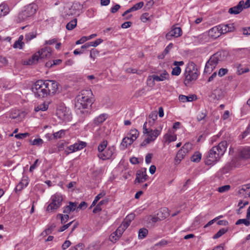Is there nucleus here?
I'll list each match as a JSON object with an SVG mask.
<instances>
[{
  "mask_svg": "<svg viewBox=\"0 0 250 250\" xmlns=\"http://www.w3.org/2000/svg\"><path fill=\"white\" fill-rule=\"evenodd\" d=\"M147 178L146 168H142L137 172L135 182L136 183H143L146 180Z\"/></svg>",
  "mask_w": 250,
  "mask_h": 250,
  "instance_id": "13",
  "label": "nucleus"
},
{
  "mask_svg": "<svg viewBox=\"0 0 250 250\" xmlns=\"http://www.w3.org/2000/svg\"><path fill=\"white\" fill-rule=\"evenodd\" d=\"M39 159H36L34 163L30 166L29 171L30 172L33 171L38 166Z\"/></svg>",
  "mask_w": 250,
  "mask_h": 250,
  "instance_id": "60",
  "label": "nucleus"
},
{
  "mask_svg": "<svg viewBox=\"0 0 250 250\" xmlns=\"http://www.w3.org/2000/svg\"><path fill=\"white\" fill-rule=\"evenodd\" d=\"M134 141H133L128 136H126L123 138L122 142L120 145V147L125 149L128 146L131 145Z\"/></svg>",
  "mask_w": 250,
  "mask_h": 250,
  "instance_id": "24",
  "label": "nucleus"
},
{
  "mask_svg": "<svg viewBox=\"0 0 250 250\" xmlns=\"http://www.w3.org/2000/svg\"><path fill=\"white\" fill-rule=\"evenodd\" d=\"M43 140L41 138H38V139H34L32 142L31 144L32 145L35 146H42L43 144Z\"/></svg>",
  "mask_w": 250,
  "mask_h": 250,
  "instance_id": "48",
  "label": "nucleus"
},
{
  "mask_svg": "<svg viewBox=\"0 0 250 250\" xmlns=\"http://www.w3.org/2000/svg\"><path fill=\"white\" fill-rule=\"evenodd\" d=\"M103 42V40L102 39H98L96 40H95L94 42H88V44H89V47L90 46L96 47L99 44Z\"/></svg>",
  "mask_w": 250,
  "mask_h": 250,
  "instance_id": "47",
  "label": "nucleus"
},
{
  "mask_svg": "<svg viewBox=\"0 0 250 250\" xmlns=\"http://www.w3.org/2000/svg\"><path fill=\"white\" fill-rule=\"evenodd\" d=\"M92 96L93 93L90 89L82 90L77 97V101L75 103V106L77 110H79L82 113H84L85 112L87 113L85 110L92 104Z\"/></svg>",
  "mask_w": 250,
  "mask_h": 250,
  "instance_id": "3",
  "label": "nucleus"
},
{
  "mask_svg": "<svg viewBox=\"0 0 250 250\" xmlns=\"http://www.w3.org/2000/svg\"><path fill=\"white\" fill-rule=\"evenodd\" d=\"M107 118V115L104 113L96 117L93 121L94 124L96 125H99L103 123Z\"/></svg>",
  "mask_w": 250,
  "mask_h": 250,
  "instance_id": "27",
  "label": "nucleus"
},
{
  "mask_svg": "<svg viewBox=\"0 0 250 250\" xmlns=\"http://www.w3.org/2000/svg\"><path fill=\"white\" fill-rule=\"evenodd\" d=\"M48 104L46 103H43L40 105L35 108V111L38 112L39 111H45L48 109Z\"/></svg>",
  "mask_w": 250,
  "mask_h": 250,
  "instance_id": "33",
  "label": "nucleus"
},
{
  "mask_svg": "<svg viewBox=\"0 0 250 250\" xmlns=\"http://www.w3.org/2000/svg\"><path fill=\"white\" fill-rule=\"evenodd\" d=\"M36 36L37 33L36 32H31L26 34L25 36V38L27 41H30L36 38Z\"/></svg>",
  "mask_w": 250,
  "mask_h": 250,
  "instance_id": "39",
  "label": "nucleus"
},
{
  "mask_svg": "<svg viewBox=\"0 0 250 250\" xmlns=\"http://www.w3.org/2000/svg\"><path fill=\"white\" fill-rule=\"evenodd\" d=\"M23 40V36L22 35H21L17 41H16L14 43L13 47L14 48H18L19 49H21L23 48L24 43L22 42Z\"/></svg>",
  "mask_w": 250,
  "mask_h": 250,
  "instance_id": "26",
  "label": "nucleus"
},
{
  "mask_svg": "<svg viewBox=\"0 0 250 250\" xmlns=\"http://www.w3.org/2000/svg\"><path fill=\"white\" fill-rule=\"evenodd\" d=\"M187 153L184 151L183 149H180L177 152L175 159V163L176 164H179L182 159H184Z\"/></svg>",
  "mask_w": 250,
  "mask_h": 250,
  "instance_id": "23",
  "label": "nucleus"
},
{
  "mask_svg": "<svg viewBox=\"0 0 250 250\" xmlns=\"http://www.w3.org/2000/svg\"><path fill=\"white\" fill-rule=\"evenodd\" d=\"M202 154L199 152H195L191 157V161L193 162H199L201 159Z\"/></svg>",
  "mask_w": 250,
  "mask_h": 250,
  "instance_id": "36",
  "label": "nucleus"
},
{
  "mask_svg": "<svg viewBox=\"0 0 250 250\" xmlns=\"http://www.w3.org/2000/svg\"><path fill=\"white\" fill-rule=\"evenodd\" d=\"M77 20L76 19H73L69 22L66 25V28L68 30H72L77 25Z\"/></svg>",
  "mask_w": 250,
  "mask_h": 250,
  "instance_id": "31",
  "label": "nucleus"
},
{
  "mask_svg": "<svg viewBox=\"0 0 250 250\" xmlns=\"http://www.w3.org/2000/svg\"><path fill=\"white\" fill-rule=\"evenodd\" d=\"M65 130L62 129L53 133L54 138L56 139L62 138L65 134Z\"/></svg>",
  "mask_w": 250,
  "mask_h": 250,
  "instance_id": "35",
  "label": "nucleus"
},
{
  "mask_svg": "<svg viewBox=\"0 0 250 250\" xmlns=\"http://www.w3.org/2000/svg\"><path fill=\"white\" fill-rule=\"evenodd\" d=\"M169 75L165 70L160 71L158 75H154V79L156 82H161L169 80Z\"/></svg>",
  "mask_w": 250,
  "mask_h": 250,
  "instance_id": "15",
  "label": "nucleus"
},
{
  "mask_svg": "<svg viewBox=\"0 0 250 250\" xmlns=\"http://www.w3.org/2000/svg\"><path fill=\"white\" fill-rule=\"evenodd\" d=\"M219 28L220 26L217 25L209 30L208 32V37L212 39H216L220 37L222 35V33Z\"/></svg>",
  "mask_w": 250,
  "mask_h": 250,
  "instance_id": "16",
  "label": "nucleus"
},
{
  "mask_svg": "<svg viewBox=\"0 0 250 250\" xmlns=\"http://www.w3.org/2000/svg\"><path fill=\"white\" fill-rule=\"evenodd\" d=\"M207 116L206 112H199L197 116V119L198 121H201L204 119Z\"/></svg>",
  "mask_w": 250,
  "mask_h": 250,
  "instance_id": "50",
  "label": "nucleus"
},
{
  "mask_svg": "<svg viewBox=\"0 0 250 250\" xmlns=\"http://www.w3.org/2000/svg\"><path fill=\"white\" fill-rule=\"evenodd\" d=\"M99 54V52L94 49L90 51V57L93 59H95V56Z\"/></svg>",
  "mask_w": 250,
  "mask_h": 250,
  "instance_id": "59",
  "label": "nucleus"
},
{
  "mask_svg": "<svg viewBox=\"0 0 250 250\" xmlns=\"http://www.w3.org/2000/svg\"><path fill=\"white\" fill-rule=\"evenodd\" d=\"M51 55V49L49 47H44L41 48L35 53L31 58L28 60L27 64L31 65L36 63L40 60L49 58Z\"/></svg>",
  "mask_w": 250,
  "mask_h": 250,
  "instance_id": "6",
  "label": "nucleus"
},
{
  "mask_svg": "<svg viewBox=\"0 0 250 250\" xmlns=\"http://www.w3.org/2000/svg\"><path fill=\"white\" fill-rule=\"evenodd\" d=\"M192 145L190 143H187L182 146L181 149H183L184 151L187 153L192 149Z\"/></svg>",
  "mask_w": 250,
  "mask_h": 250,
  "instance_id": "42",
  "label": "nucleus"
},
{
  "mask_svg": "<svg viewBox=\"0 0 250 250\" xmlns=\"http://www.w3.org/2000/svg\"><path fill=\"white\" fill-rule=\"evenodd\" d=\"M149 117L152 119V121H149L147 123V124H148V126H151L154 123V121L157 119V115L155 113H151L149 114Z\"/></svg>",
  "mask_w": 250,
  "mask_h": 250,
  "instance_id": "45",
  "label": "nucleus"
},
{
  "mask_svg": "<svg viewBox=\"0 0 250 250\" xmlns=\"http://www.w3.org/2000/svg\"><path fill=\"white\" fill-rule=\"evenodd\" d=\"M107 142L105 140L102 142L98 146V151L99 153H102L106 149L107 146Z\"/></svg>",
  "mask_w": 250,
  "mask_h": 250,
  "instance_id": "32",
  "label": "nucleus"
},
{
  "mask_svg": "<svg viewBox=\"0 0 250 250\" xmlns=\"http://www.w3.org/2000/svg\"><path fill=\"white\" fill-rule=\"evenodd\" d=\"M243 5L244 1L241 0L236 6L229 8V13L230 14H238L243 10Z\"/></svg>",
  "mask_w": 250,
  "mask_h": 250,
  "instance_id": "18",
  "label": "nucleus"
},
{
  "mask_svg": "<svg viewBox=\"0 0 250 250\" xmlns=\"http://www.w3.org/2000/svg\"><path fill=\"white\" fill-rule=\"evenodd\" d=\"M208 34L204 33L199 35L196 38L200 42H206L208 39Z\"/></svg>",
  "mask_w": 250,
  "mask_h": 250,
  "instance_id": "37",
  "label": "nucleus"
},
{
  "mask_svg": "<svg viewBox=\"0 0 250 250\" xmlns=\"http://www.w3.org/2000/svg\"><path fill=\"white\" fill-rule=\"evenodd\" d=\"M156 80L154 79V75L149 76L147 79V84L149 86L152 87L155 85V82Z\"/></svg>",
  "mask_w": 250,
  "mask_h": 250,
  "instance_id": "40",
  "label": "nucleus"
},
{
  "mask_svg": "<svg viewBox=\"0 0 250 250\" xmlns=\"http://www.w3.org/2000/svg\"><path fill=\"white\" fill-rule=\"evenodd\" d=\"M75 151L83 149L86 146V143L84 142L79 141L73 145Z\"/></svg>",
  "mask_w": 250,
  "mask_h": 250,
  "instance_id": "30",
  "label": "nucleus"
},
{
  "mask_svg": "<svg viewBox=\"0 0 250 250\" xmlns=\"http://www.w3.org/2000/svg\"><path fill=\"white\" fill-rule=\"evenodd\" d=\"M37 5L34 3H31L25 6L24 9L20 12L15 18V20L18 22L23 21L28 18L33 16L36 12Z\"/></svg>",
  "mask_w": 250,
  "mask_h": 250,
  "instance_id": "5",
  "label": "nucleus"
},
{
  "mask_svg": "<svg viewBox=\"0 0 250 250\" xmlns=\"http://www.w3.org/2000/svg\"><path fill=\"white\" fill-rule=\"evenodd\" d=\"M130 224V220H128L126 218L124 220V221L122 222L121 225L125 229L129 226Z\"/></svg>",
  "mask_w": 250,
  "mask_h": 250,
  "instance_id": "56",
  "label": "nucleus"
},
{
  "mask_svg": "<svg viewBox=\"0 0 250 250\" xmlns=\"http://www.w3.org/2000/svg\"><path fill=\"white\" fill-rule=\"evenodd\" d=\"M242 155L245 158L250 157V147L246 148L242 151Z\"/></svg>",
  "mask_w": 250,
  "mask_h": 250,
  "instance_id": "44",
  "label": "nucleus"
},
{
  "mask_svg": "<svg viewBox=\"0 0 250 250\" xmlns=\"http://www.w3.org/2000/svg\"><path fill=\"white\" fill-rule=\"evenodd\" d=\"M228 231L227 229L225 228H223L220 229L213 236V238L214 239H217L221 236H222L223 234L226 233Z\"/></svg>",
  "mask_w": 250,
  "mask_h": 250,
  "instance_id": "38",
  "label": "nucleus"
},
{
  "mask_svg": "<svg viewBox=\"0 0 250 250\" xmlns=\"http://www.w3.org/2000/svg\"><path fill=\"white\" fill-rule=\"evenodd\" d=\"M238 194L241 197H250V184L242 186L238 191Z\"/></svg>",
  "mask_w": 250,
  "mask_h": 250,
  "instance_id": "14",
  "label": "nucleus"
},
{
  "mask_svg": "<svg viewBox=\"0 0 250 250\" xmlns=\"http://www.w3.org/2000/svg\"><path fill=\"white\" fill-rule=\"evenodd\" d=\"M249 204L248 201H245L244 202H243L242 200H240L238 206L239 207V209H241L242 208H243L244 207Z\"/></svg>",
  "mask_w": 250,
  "mask_h": 250,
  "instance_id": "63",
  "label": "nucleus"
},
{
  "mask_svg": "<svg viewBox=\"0 0 250 250\" xmlns=\"http://www.w3.org/2000/svg\"><path fill=\"white\" fill-rule=\"evenodd\" d=\"M87 41V40L86 36H83L80 40H78L76 42V44H82V43H84V42H85Z\"/></svg>",
  "mask_w": 250,
  "mask_h": 250,
  "instance_id": "64",
  "label": "nucleus"
},
{
  "mask_svg": "<svg viewBox=\"0 0 250 250\" xmlns=\"http://www.w3.org/2000/svg\"><path fill=\"white\" fill-rule=\"evenodd\" d=\"M228 72V69L227 68H221L219 69L218 75L221 77L227 74Z\"/></svg>",
  "mask_w": 250,
  "mask_h": 250,
  "instance_id": "52",
  "label": "nucleus"
},
{
  "mask_svg": "<svg viewBox=\"0 0 250 250\" xmlns=\"http://www.w3.org/2000/svg\"><path fill=\"white\" fill-rule=\"evenodd\" d=\"M144 5V3L143 2H140L135 4L133 6L128 9L126 11H125L122 15L123 16H125L127 15L129 13L136 11L139 9H141Z\"/></svg>",
  "mask_w": 250,
  "mask_h": 250,
  "instance_id": "22",
  "label": "nucleus"
},
{
  "mask_svg": "<svg viewBox=\"0 0 250 250\" xmlns=\"http://www.w3.org/2000/svg\"><path fill=\"white\" fill-rule=\"evenodd\" d=\"M121 236H119L117 233H116L115 231L112 233L111 235L109 236V240L114 243L116 242L120 238Z\"/></svg>",
  "mask_w": 250,
  "mask_h": 250,
  "instance_id": "43",
  "label": "nucleus"
},
{
  "mask_svg": "<svg viewBox=\"0 0 250 250\" xmlns=\"http://www.w3.org/2000/svg\"><path fill=\"white\" fill-rule=\"evenodd\" d=\"M75 152V150L74 148L73 145L68 146L65 150V153L66 155H68L69 153Z\"/></svg>",
  "mask_w": 250,
  "mask_h": 250,
  "instance_id": "51",
  "label": "nucleus"
},
{
  "mask_svg": "<svg viewBox=\"0 0 250 250\" xmlns=\"http://www.w3.org/2000/svg\"><path fill=\"white\" fill-rule=\"evenodd\" d=\"M220 29L222 34H226L228 32H232L234 29V26L233 23L227 24H221L219 25Z\"/></svg>",
  "mask_w": 250,
  "mask_h": 250,
  "instance_id": "20",
  "label": "nucleus"
},
{
  "mask_svg": "<svg viewBox=\"0 0 250 250\" xmlns=\"http://www.w3.org/2000/svg\"><path fill=\"white\" fill-rule=\"evenodd\" d=\"M218 60L215 56H212L206 63L204 72L210 73L215 68L218 63Z\"/></svg>",
  "mask_w": 250,
  "mask_h": 250,
  "instance_id": "10",
  "label": "nucleus"
},
{
  "mask_svg": "<svg viewBox=\"0 0 250 250\" xmlns=\"http://www.w3.org/2000/svg\"><path fill=\"white\" fill-rule=\"evenodd\" d=\"M228 146L227 141L220 142L217 146L212 147L208 151L205 163L207 165H214L218 162L226 151Z\"/></svg>",
  "mask_w": 250,
  "mask_h": 250,
  "instance_id": "2",
  "label": "nucleus"
},
{
  "mask_svg": "<svg viewBox=\"0 0 250 250\" xmlns=\"http://www.w3.org/2000/svg\"><path fill=\"white\" fill-rule=\"evenodd\" d=\"M58 89V83L53 80L37 81L32 86L35 97L42 99L54 95Z\"/></svg>",
  "mask_w": 250,
  "mask_h": 250,
  "instance_id": "1",
  "label": "nucleus"
},
{
  "mask_svg": "<svg viewBox=\"0 0 250 250\" xmlns=\"http://www.w3.org/2000/svg\"><path fill=\"white\" fill-rule=\"evenodd\" d=\"M76 203L70 202L69 205L64 208L63 212L65 214H68L71 211H74L76 209Z\"/></svg>",
  "mask_w": 250,
  "mask_h": 250,
  "instance_id": "21",
  "label": "nucleus"
},
{
  "mask_svg": "<svg viewBox=\"0 0 250 250\" xmlns=\"http://www.w3.org/2000/svg\"><path fill=\"white\" fill-rule=\"evenodd\" d=\"M56 115L59 119L64 122H68L71 118L69 109L63 106H60L57 108Z\"/></svg>",
  "mask_w": 250,
  "mask_h": 250,
  "instance_id": "9",
  "label": "nucleus"
},
{
  "mask_svg": "<svg viewBox=\"0 0 250 250\" xmlns=\"http://www.w3.org/2000/svg\"><path fill=\"white\" fill-rule=\"evenodd\" d=\"M139 132L136 129H131L127 134V136L130 138L133 141L137 139L139 136Z\"/></svg>",
  "mask_w": 250,
  "mask_h": 250,
  "instance_id": "28",
  "label": "nucleus"
},
{
  "mask_svg": "<svg viewBox=\"0 0 250 250\" xmlns=\"http://www.w3.org/2000/svg\"><path fill=\"white\" fill-rule=\"evenodd\" d=\"M125 230V229L124 228H123V227L121 225H120L116 229L115 232L119 236H121Z\"/></svg>",
  "mask_w": 250,
  "mask_h": 250,
  "instance_id": "57",
  "label": "nucleus"
},
{
  "mask_svg": "<svg viewBox=\"0 0 250 250\" xmlns=\"http://www.w3.org/2000/svg\"><path fill=\"white\" fill-rule=\"evenodd\" d=\"M173 44L172 43H169L165 48V50L163 52V55H166L170 51V50L173 47Z\"/></svg>",
  "mask_w": 250,
  "mask_h": 250,
  "instance_id": "61",
  "label": "nucleus"
},
{
  "mask_svg": "<svg viewBox=\"0 0 250 250\" xmlns=\"http://www.w3.org/2000/svg\"><path fill=\"white\" fill-rule=\"evenodd\" d=\"M29 180L28 178L26 176H23L21 181L18 184V185L15 188L16 192L19 191H21L22 189L27 187L28 185Z\"/></svg>",
  "mask_w": 250,
  "mask_h": 250,
  "instance_id": "19",
  "label": "nucleus"
},
{
  "mask_svg": "<svg viewBox=\"0 0 250 250\" xmlns=\"http://www.w3.org/2000/svg\"><path fill=\"white\" fill-rule=\"evenodd\" d=\"M181 68L179 66H175V67L172 69L171 74L172 75L178 76L181 73Z\"/></svg>",
  "mask_w": 250,
  "mask_h": 250,
  "instance_id": "46",
  "label": "nucleus"
},
{
  "mask_svg": "<svg viewBox=\"0 0 250 250\" xmlns=\"http://www.w3.org/2000/svg\"><path fill=\"white\" fill-rule=\"evenodd\" d=\"M185 84H188L192 81L197 79L198 74L196 65L193 62H189L185 69Z\"/></svg>",
  "mask_w": 250,
  "mask_h": 250,
  "instance_id": "7",
  "label": "nucleus"
},
{
  "mask_svg": "<svg viewBox=\"0 0 250 250\" xmlns=\"http://www.w3.org/2000/svg\"><path fill=\"white\" fill-rule=\"evenodd\" d=\"M152 157V154L148 153L146 154L145 158V161L147 164H149L151 163Z\"/></svg>",
  "mask_w": 250,
  "mask_h": 250,
  "instance_id": "58",
  "label": "nucleus"
},
{
  "mask_svg": "<svg viewBox=\"0 0 250 250\" xmlns=\"http://www.w3.org/2000/svg\"><path fill=\"white\" fill-rule=\"evenodd\" d=\"M230 188V186L229 185H225L222 187H219L218 188V191L219 192L222 193L227 191H229Z\"/></svg>",
  "mask_w": 250,
  "mask_h": 250,
  "instance_id": "49",
  "label": "nucleus"
},
{
  "mask_svg": "<svg viewBox=\"0 0 250 250\" xmlns=\"http://www.w3.org/2000/svg\"><path fill=\"white\" fill-rule=\"evenodd\" d=\"M63 199L62 195L60 193H56L52 195L50 203L46 208V211L48 212L56 211L62 206Z\"/></svg>",
  "mask_w": 250,
  "mask_h": 250,
  "instance_id": "8",
  "label": "nucleus"
},
{
  "mask_svg": "<svg viewBox=\"0 0 250 250\" xmlns=\"http://www.w3.org/2000/svg\"><path fill=\"white\" fill-rule=\"evenodd\" d=\"M244 224L246 226L250 225V220H248L247 218L246 219H240L237 220L235 223L236 225Z\"/></svg>",
  "mask_w": 250,
  "mask_h": 250,
  "instance_id": "41",
  "label": "nucleus"
},
{
  "mask_svg": "<svg viewBox=\"0 0 250 250\" xmlns=\"http://www.w3.org/2000/svg\"><path fill=\"white\" fill-rule=\"evenodd\" d=\"M9 12V8L8 5L3 3L0 5V18L5 16Z\"/></svg>",
  "mask_w": 250,
  "mask_h": 250,
  "instance_id": "25",
  "label": "nucleus"
},
{
  "mask_svg": "<svg viewBox=\"0 0 250 250\" xmlns=\"http://www.w3.org/2000/svg\"><path fill=\"white\" fill-rule=\"evenodd\" d=\"M149 20V17L148 13H145L142 15V16L141 17V20L143 22H146Z\"/></svg>",
  "mask_w": 250,
  "mask_h": 250,
  "instance_id": "54",
  "label": "nucleus"
},
{
  "mask_svg": "<svg viewBox=\"0 0 250 250\" xmlns=\"http://www.w3.org/2000/svg\"><path fill=\"white\" fill-rule=\"evenodd\" d=\"M115 152V148L113 146L108 147L102 153H99L98 157L99 159L105 160L110 159Z\"/></svg>",
  "mask_w": 250,
  "mask_h": 250,
  "instance_id": "12",
  "label": "nucleus"
},
{
  "mask_svg": "<svg viewBox=\"0 0 250 250\" xmlns=\"http://www.w3.org/2000/svg\"><path fill=\"white\" fill-rule=\"evenodd\" d=\"M176 135L171 131H168L164 135L163 137V142L164 144H168L172 142L176 141Z\"/></svg>",
  "mask_w": 250,
  "mask_h": 250,
  "instance_id": "17",
  "label": "nucleus"
},
{
  "mask_svg": "<svg viewBox=\"0 0 250 250\" xmlns=\"http://www.w3.org/2000/svg\"><path fill=\"white\" fill-rule=\"evenodd\" d=\"M194 95L187 96L183 95H180L179 96V100L183 103L192 102L194 100Z\"/></svg>",
  "mask_w": 250,
  "mask_h": 250,
  "instance_id": "29",
  "label": "nucleus"
},
{
  "mask_svg": "<svg viewBox=\"0 0 250 250\" xmlns=\"http://www.w3.org/2000/svg\"><path fill=\"white\" fill-rule=\"evenodd\" d=\"M29 135L28 133H19L16 134L15 137L18 139H21L28 137Z\"/></svg>",
  "mask_w": 250,
  "mask_h": 250,
  "instance_id": "53",
  "label": "nucleus"
},
{
  "mask_svg": "<svg viewBox=\"0 0 250 250\" xmlns=\"http://www.w3.org/2000/svg\"><path fill=\"white\" fill-rule=\"evenodd\" d=\"M151 126H148L147 122H146L143 125V134L145 139L141 143L142 146H145L148 144L155 141L162 132V127L153 130L150 128Z\"/></svg>",
  "mask_w": 250,
  "mask_h": 250,
  "instance_id": "4",
  "label": "nucleus"
},
{
  "mask_svg": "<svg viewBox=\"0 0 250 250\" xmlns=\"http://www.w3.org/2000/svg\"><path fill=\"white\" fill-rule=\"evenodd\" d=\"M83 248L84 245L82 243H79L69 250H82Z\"/></svg>",
  "mask_w": 250,
  "mask_h": 250,
  "instance_id": "55",
  "label": "nucleus"
},
{
  "mask_svg": "<svg viewBox=\"0 0 250 250\" xmlns=\"http://www.w3.org/2000/svg\"><path fill=\"white\" fill-rule=\"evenodd\" d=\"M71 245V242L68 240H66L62 245V248L64 250L68 248Z\"/></svg>",
  "mask_w": 250,
  "mask_h": 250,
  "instance_id": "62",
  "label": "nucleus"
},
{
  "mask_svg": "<svg viewBox=\"0 0 250 250\" xmlns=\"http://www.w3.org/2000/svg\"><path fill=\"white\" fill-rule=\"evenodd\" d=\"M148 233V230L145 228H142L139 229L138 232V237L139 239H144Z\"/></svg>",
  "mask_w": 250,
  "mask_h": 250,
  "instance_id": "34",
  "label": "nucleus"
},
{
  "mask_svg": "<svg viewBox=\"0 0 250 250\" xmlns=\"http://www.w3.org/2000/svg\"><path fill=\"white\" fill-rule=\"evenodd\" d=\"M182 35V30L180 27L173 26L166 35L167 40H170L172 37L178 38Z\"/></svg>",
  "mask_w": 250,
  "mask_h": 250,
  "instance_id": "11",
  "label": "nucleus"
}]
</instances>
